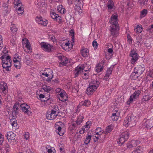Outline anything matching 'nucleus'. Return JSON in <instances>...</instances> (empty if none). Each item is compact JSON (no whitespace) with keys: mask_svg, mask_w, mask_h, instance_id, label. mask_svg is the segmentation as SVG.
<instances>
[{"mask_svg":"<svg viewBox=\"0 0 153 153\" xmlns=\"http://www.w3.org/2000/svg\"><path fill=\"white\" fill-rule=\"evenodd\" d=\"M36 21L39 24L44 26H46L48 23V21L45 19H43L40 16H37L36 18Z\"/></svg>","mask_w":153,"mask_h":153,"instance_id":"0eeeda50","label":"nucleus"},{"mask_svg":"<svg viewBox=\"0 0 153 153\" xmlns=\"http://www.w3.org/2000/svg\"><path fill=\"white\" fill-rule=\"evenodd\" d=\"M91 136L90 135L88 134L85 140L84 141L85 143L86 144H88L90 141Z\"/></svg>","mask_w":153,"mask_h":153,"instance_id":"c9c22d12","label":"nucleus"},{"mask_svg":"<svg viewBox=\"0 0 153 153\" xmlns=\"http://www.w3.org/2000/svg\"><path fill=\"white\" fill-rule=\"evenodd\" d=\"M84 117L82 114H80L78 116L77 120L72 121L71 123V126L73 127L72 130L74 129L76 130L82 122Z\"/></svg>","mask_w":153,"mask_h":153,"instance_id":"7ed1b4c3","label":"nucleus"},{"mask_svg":"<svg viewBox=\"0 0 153 153\" xmlns=\"http://www.w3.org/2000/svg\"><path fill=\"white\" fill-rule=\"evenodd\" d=\"M88 130L84 126H83L81 129L80 130L79 133L81 134H83L84 132Z\"/></svg>","mask_w":153,"mask_h":153,"instance_id":"de8ad7c7","label":"nucleus"},{"mask_svg":"<svg viewBox=\"0 0 153 153\" xmlns=\"http://www.w3.org/2000/svg\"><path fill=\"white\" fill-rule=\"evenodd\" d=\"M20 107L22 109V111L25 113L27 114L28 115H30L31 114V112L30 110V107L25 103H23L20 105Z\"/></svg>","mask_w":153,"mask_h":153,"instance_id":"6e6552de","label":"nucleus"},{"mask_svg":"<svg viewBox=\"0 0 153 153\" xmlns=\"http://www.w3.org/2000/svg\"><path fill=\"white\" fill-rule=\"evenodd\" d=\"M91 122L90 121H88L86 123V125L84 126L88 130L90 128V126L91 125Z\"/></svg>","mask_w":153,"mask_h":153,"instance_id":"49530a36","label":"nucleus"},{"mask_svg":"<svg viewBox=\"0 0 153 153\" xmlns=\"http://www.w3.org/2000/svg\"><path fill=\"white\" fill-rule=\"evenodd\" d=\"M83 69L84 68L79 65L76 68L74 73V77H76L79 74L82 75V73L83 72Z\"/></svg>","mask_w":153,"mask_h":153,"instance_id":"4468645a","label":"nucleus"},{"mask_svg":"<svg viewBox=\"0 0 153 153\" xmlns=\"http://www.w3.org/2000/svg\"><path fill=\"white\" fill-rule=\"evenodd\" d=\"M44 95H45V98L47 99L46 100H42V101L44 102H48L49 99H50V95L49 92H47L45 93Z\"/></svg>","mask_w":153,"mask_h":153,"instance_id":"e433bc0d","label":"nucleus"},{"mask_svg":"<svg viewBox=\"0 0 153 153\" xmlns=\"http://www.w3.org/2000/svg\"><path fill=\"white\" fill-rule=\"evenodd\" d=\"M63 90L60 88H56L55 91L57 93H58L59 94L61 93V92H63Z\"/></svg>","mask_w":153,"mask_h":153,"instance_id":"bf43d9fd","label":"nucleus"},{"mask_svg":"<svg viewBox=\"0 0 153 153\" xmlns=\"http://www.w3.org/2000/svg\"><path fill=\"white\" fill-rule=\"evenodd\" d=\"M152 97L149 96V95H145L143 96L142 100L143 102H145L149 100Z\"/></svg>","mask_w":153,"mask_h":153,"instance_id":"79ce46f5","label":"nucleus"},{"mask_svg":"<svg viewBox=\"0 0 153 153\" xmlns=\"http://www.w3.org/2000/svg\"><path fill=\"white\" fill-rule=\"evenodd\" d=\"M59 59V65L60 66H65L68 63V59L65 56H59L58 57Z\"/></svg>","mask_w":153,"mask_h":153,"instance_id":"9b49d317","label":"nucleus"},{"mask_svg":"<svg viewBox=\"0 0 153 153\" xmlns=\"http://www.w3.org/2000/svg\"><path fill=\"white\" fill-rule=\"evenodd\" d=\"M83 2L81 0H71V3L74 4L75 6L76 9L80 10L83 7Z\"/></svg>","mask_w":153,"mask_h":153,"instance_id":"9d476101","label":"nucleus"},{"mask_svg":"<svg viewBox=\"0 0 153 153\" xmlns=\"http://www.w3.org/2000/svg\"><path fill=\"white\" fill-rule=\"evenodd\" d=\"M92 45L94 49H97L98 46V44L96 41L94 40L92 42Z\"/></svg>","mask_w":153,"mask_h":153,"instance_id":"6e6d98bb","label":"nucleus"},{"mask_svg":"<svg viewBox=\"0 0 153 153\" xmlns=\"http://www.w3.org/2000/svg\"><path fill=\"white\" fill-rule=\"evenodd\" d=\"M22 2L20 0H14V4L16 5L17 6H20Z\"/></svg>","mask_w":153,"mask_h":153,"instance_id":"8fccbe9b","label":"nucleus"},{"mask_svg":"<svg viewBox=\"0 0 153 153\" xmlns=\"http://www.w3.org/2000/svg\"><path fill=\"white\" fill-rule=\"evenodd\" d=\"M130 56L132 57L131 60V63L132 64H134L138 58V54L135 51H131Z\"/></svg>","mask_w":153,"mask_h":153,"instance_id":"ddd939ff","label":"nucleus"},{"mask_svg":"<svg viewBox=\"0 0 153 153\" xmlns=\"http://www.w3.org/2000/svg\"><path fill=\"white\" fill-rule=\"evenodd\" d=\"M137 142L138 141L134 140H133L130 142H129L127 144V147H128L129 148L135 147L137 145Z\"/></svg>","mask_w":153,"mask_h":153,"instance_id":"aec40b11","label":"nucleus"},{"mask_svg":"<svg viewBox=\"0 0 153 153\" xmlns=\"http://www.w3.org/2000/svg\"><path fill=\"white\" fill-rule=\"evenodd\" d=\"M143 121H144L145 123H144V126L146 127L147 128H152V127H153V126H152L150 125V124L149 123L150 121L149 120H143Z\"/></svg>","mask_w":153,"mask_h":153,"instance_id":"58836bf2","label":"nucleus"},{"mask_svg":"<svg viewBox=\"0 0 153 153\" xmlns=\"http://www.w3.org/2000/svg\"><path fill=\"white\" fill-rule=\"evenodd\" d=\"M42 88L45 92H49L51 90V87L46 85H44L42 86Z\"/></svg>","mask_w":153,"mask_h":153,"instance_id":"7c9ffc66","label":"nucleus"},{"mask_svg":"<svg viewBox=\"0 0 153 153\" xmlns=\"http://www.w3.org/2000/svg\"><path fill=\"white\" fill-rule=\"evenodd\" d=\"M136 39V42L137 43V44L139 45L142 40V36H138L137 37Z\"/></svg>","mask_w":153,"mask_h":153,"instance_id":"5fc2aeb1","label":"nucleus"},{"mask_svg":"<svg viewBox=\"0 0 153 153\" xmlns=\"http://www.w3.org/2000/svg\"><path fill=\"white\" fill-rule=\"evenodd\" d=\"M10 122L11 125L14 127H16L17 125V120L15 118H12L10 119Z\"/></svg>","mask_w":153,"mask_h":153,"instance_id":"72a5a7b5","label":"nucleus"},{"mask_svg":"<svg viewBox=\"0 0 153 153\" xmlns=\"http://www.w3.org/2000/svg\"><path fill=\"white\" fill-rule=\"evenodd\" d=\"M135 32L137 33H140L142 32L143 30V28L140 26L139 25H137L136 28L134 29Z\"/></svg>","mask_w":153,"mask_h":153,"instance_id":"4c0bfd02","label":"nucleus"},{"mask_svg":"<svg viewBox=\"0 0 153 153\" xmlns=\"http://www.w3.org/2000/svg\"><path fill=\"white\" fill-rule=\"evenodd\" d=\"M7 139L9 141L10 139L13 140H16L15 138L16 134L12 131H9L7 132L6 135Z\"/></svg>","mask_w":153,"mask_h":153,"instance_id":"f3484780","label":"nucleus"},{"mask_svg":"<svg viewBox=\"0 0 153 153\" xmlns=\"http://www.w3.org/2000/svg\"><path fill=\"white\" fill-rule=\"evenodd\" d=\"M29 133L28 132H25L24 134V137L26 140H28L29 138Z\"/></svg>","mask_w":153,"mask_h":153,"instance_id":"13d9d810","label":"nucleus"},{"mask_svg":"<svg viewBox=\"0 0 153 153\" xmlns=\"http://www.w3.org/2000/svg\"><path fill=\"white\" fill-rule=\"evenodd\" d=\"M22 6H16V9L17 10L21 11L22 12H24V8L22 6V5H21Z\"/></svg>","mask_w":153,"mask_h":153,"instance_id":"3c124183","label":"nucleus"},{"mask_svg":"<svg viewBox=\"0 0 153 153\" xmlns=\"http://www.w3.org/2000/svg\"><path fill=\"white\" fill-rule=\"evenodd\" d=\"M113 68L110 67L108 68L107 70L106 74L104 76V79L105 80H107V79L108 78L110 75L111 74Z\"/></svg>","mask_w":153,"mask_h":153,"instance_id":"a878e982","label":"nucleus"},{"mask_svg":"<svg viewBox=\"0 0 153 153\" xmlns=\"http://www.w3.org/2000/svg\"><path fill=\"white\" fill-rule=\"evenodd\" d=\"M2 63V67L4 68H5L7 71H10L11 70L10 67L11 66L12 62L5 59V56H2L1 57Z\"/></svg>","mask_w":153,"mask_h":153,"instance_id":"39448f33","label":"nucleus"},{"mask_svg":"<svg viewBox=\"0 0 153 153\" xmlns=\"http://www.w3.org/2000/svg\"><path fill=\"white\" fill-rule=\"evenodd\" d=\"M10 146L7 143H6L4 145V148L6 152H8L10 150Z\"/></svg>","mask_w":153,"mask_h":153,"instance_id":"603ef678","label":"nucleus"},{"mask_svg":"<svg viewBox=\"0 0 153 153\" xmlns=\"http://www.w3.org/2000/svg\"><path fill=\"white\" fill-rule=\"evenodd\" d=\"M113 128V126L111 125H110L106 128L105 131L102 133H104V134H107L112 131Z\"/></svg>","mask_w":153,"mask_h":153,"instance_id":"cd10ccee","label":"nucleus"},{"mask_svg":"<svg viewBox=\"0 0 153 153\" xmlns=\"http://www.w3.org/2000/svg\"><path fill=\"white\" fill-rule=\"evenodd\" d=\"M89 51L87 49H84L81 50V54L84 57H88L89 55Z\"/></svg>","mask_w":153,"mask_h":153,"instance_id":"4be33fe9","label":"nucleus"},{"mask_svg":"<svg viewBox=\"0 0 153 153\" xmlns=\"http://www.w3.org/2000/svg\"><path fill=\"white\" fill-rule=\"evenodd\" d=\"M96 89L94 87L89 84V87L86 89V92L88 95H91L93 94Z\"/></svg>","mask_w":153,"mask_h":153,"instance_id":"6ab92c4d","label":"nucleus"},{"mask_svg":"<svg viewBox=\"0 0 153 153\" xmlns=\"http://www.w3.org/2000/svg\"><path fill=\"white\" fill-rule=\"evenodd\" d=\"M140 75H139L136 72H135L134 71L133 72H132L131 76L130 78L133 80H135L137 79L138 77L140 76Z\"/></svg>","mask_w":153,"mask_h":153,"instance_id":"c756f323","label":"nucleus"},{"mask_svg":"<svg viewBox=\"0 0 153 153\" xmlns=\"http://www.w3.org/2000/svg\"><path fill=\"white\" fill-rule=\"evenodd\" d=\"M120 112L117 109L113 110L112 111V115L111 117L112 119L114 120H117L120 116Z\"/></svg>","mask_w":153,"mask_h":153,"instance_id":"dca6fc26","label":"nucleus"},{"mask_svg":"<svg viewBox=\"0 0 153 153\" xmlns=\"http://www.w3.org/2000/svg\"><path fill=\"white\" fill-rule=\"evenodd\" d=\"M61 97V100L62 101H65L67 100V97L66 95V93L63 91V92H61L59 94Z\"/></svg>","mask_w":153,"mask_h":153,"instance_id":"c85d7f7f","label":"nucleus"},{"mask_svg":"<svg viewBox=\"0 0 153 153\" xmlns=\"http://www.w3.org/2000/svg\"><path fill=\"white\" fill-rule=\"evenodd\" d=\"M129 134L127 132H124L121 135L122 137H123L126 140L129 137Z\"/></svg>","mask_w":153,"mask_h":153,"instance_id":"a19ab883","label":"nucleus"},{"mask_svg":"<svg viewBox=\"0 0 153 153\" xmlns=\"http://www.w3.org/2000/svg\"><path fill=\"white\" fill-rule=\"evenodd\" d=\"M5 60H8V61H10L11 62H12V60L11 59V57L9 56H7L6 58L5 57Z\"/></svg>","mask_w":153,"mask_h":153,"instance_id":"69168bd1","label":"nucleus"},{"mask_svg":"<svg viewBox=\"0 0 153 153\" xmlns=\"http://www.w3.org/2000/svg\"><path fill=\"white\" fill-rule=\"evenodd\" d=\"M10 30L13 32H15L17 31V28L14 25H11L10 27Z\"/></svg>","mask_w":153,"mask_h":153,"instance_id":"09e8293b","label":"nucleus"},{"mask_svg":"<svg viewBox=\"0 0 153 153\" xmlns=\"http://www.w3.org/2000/svg\"><path fill=\"white\" fill-rule=\"evenodd\" d=\"M143 64L138 65L134 68V71L140 75L145 70Z\"/></svg>","mask_w":153,"mask_h":153,"instance_id":"f8f14e48","label":"nucleus"},{"mask_svg":"<svg viewBox=\"0 0 153 153\" xmlns=\"http://www.w3.org/2000/svg\"><path fill=\"white\" fill-rule=\"evenodd\" d=\"M26 42L25 43V47L27 48L25 51L28 53H30L32 50V49L30 48V45L27 39L25 40Z\"/></svg>","mask_w":153,"mask_h":153,"instance_id":"5701e85b","label":"nucleus"},{"mask_svg":"<svg viewBox=\"0 0 153 153\" xmlns=\"http://www.w3.org/2000/svg\"><path fill=\"white\" fill-rule=\"evenodd\" d=\"M14 65L15 67L17 69H19L21 68V65H20V63H14Z\"/></svg>","mask_w":153,"mask_h":153,"instance_id":"052dcab7","label":"nucleus"},{"mask_svg":"<svg viewBox=\"0 0 153 153\" xmlns=\"http://www.w3.org/2000/svg\"><path fill=\"white\" fill-rule=\"evenodd\" d=\"M108 52L109 54H111L113 53V51L112 48H110L108 49Z\"/></svg>","mask_w":153,"mask_h":153,"instance_id":"774afa93","label":"nucleus"},{"mask_svg":"<svg viewBox=\"0 0 153 153\" xmlns=\"http://www.w3.org/2000/svg\"><path fill=\"white\" fill-rule=\"evenodd\" d=\"M147 76H149L150 77H153V70L149 71L147 74Z\"/></svg>","mask_w":153,"mask_h":153,"instance_id":"4d7b16f0","label":"nucleus"},{"mask_svg":"<svg viewBox=\"0 0 153 153\" xmlns=\"http://www.w3.org/2000/svg\"><path fill=\"white\" fill-rule=\"evenodd\" d=\"M20 104L16 102L13 106V108L12 110V114L15 115L18 114L19 111V108H20Z\"/></svg>","mask_w":153,"mask_h":153,"instance_id":"2eb2a0df","label":"nucleus"},{"mask_svg":"<svg viewBox=\"0 0 153 153\" xmlns=\"http://www.w3.org/2000/svg\"><path fill=\"white\" fill-rule=\"evenodd\" d=\"M82 78L84 79H87L88 78V73H84L83 71V72L82 73Z\"/></svg>","mask_w":153,"mask_h":153,"instance_id":"c03bdc74","label":"nucleus"},{"mask_svg":"<svg viewBox=\"0 0 153 153\" xmlns=\"http://www.w3.org/2000/svg\"><path fill=\"white\" fill-rule=\"evenodd\" d=\"M42 75H45L47 77L49 76V78H47L46 79V81L48 82L51 81V79L53 77V75L50 72H49L48 74L46 72H44V73H42Z\"/></svg>","mask_w":153,"mask_h":153,"instance_id":"393cba45","label":"nucleus"},{"mask_svg":"<svg viewBox=\"0 0 153 153\" xmlns=\"http://www.w3.org/2000/svg\"><path fill=\"white\" fill-rule=\"evenodd\" d=\"M54 108L51 111L50 114L47 113L46 114L47 118L49 120L54 119L58 115L59 113L58 107L57 105H54Z\"/></svg>","mask_w":153,"mask_h":153,"instance_id":"f257e3e1","label":"nucleus"},{"mask_svg":"<svg viewBox=\"0 0 153 153\" xmlns=\"http://www.w3.org/2000/svg\"><path fill=\"white\" fill-rule=\"evenodd\" d=\"M148 1V0H143L141 1V2H140V3L143 5H145L147 3Z\"/></svg>","mask_w":153,"mask_h":153,"instance_id":"338daca9","label":"nucleus"},{"mask_svg":"<svg viewBox=\"0 0 153 153\" xmlns=\"http://www.w3.org/2000/svg\"><path fill=\"white\" fill-rule=\"evenodd\" d=\"M7 88V86L6 83L4 82L3 84L0 83V92L1 93L2 92L6 95L8 92Z\"/></svg>","mask_w":153,"mask_h":153,"instance_id":"a211bd4d","label":"nucleus"},{"mask_svg":"<svg viewBox=\"0 0 153 153\" xmlns=\"http://www.w3.org/2000/svg\"><path fill=\"white\" fill-rule=\"evenodd\" d=\"M111 18V19H110V20H115V21L117 20V17L116 15L112 16Z\"/></svg>","mask_w":153,"mask_h":153,"instance_id":"680f3d73","label":"nucleus"},{"mask_svg":"<svg viewBox=\"0 0 153 153\" xmlns=\"http://www.w3.org/2000/svg\"><path fill=\"white\" fill-rule=\"evenodd\" d=\"M41 48L43 50L46 52H52L54 48L53 46L45 42H42L40 43Z\"/></svg>","mask_w":153,"mask_h":153,"instance_id":"423d86ee","label":"nucleus"},{"mask_svg":"<svg viewBox=\"0 0 153 153\" xmlns=\"http://www.w3.org/2000/svg\"><path fill=\"white\" fill-rule=\"evenodd\" d=\"M119 27H115V26H111L110 30V34L114 37L117 36L119 34Z\"/></svg>","mask_w":153,"mask_h":153,"instance_id":"1a4fd4ad","label":"nucleus"},{"mask_svg":"<svg viewBox=\"0 0 153 153\" xmlns=\"http://www.w3.org/2000/svg\"><path fill=\"white\" fill-rule=\"evenodd\" d=\"M91 103L90 101L88 100H85L80 102L78 107H80L82 106H84L88 107L91 105Z\"/></svg>","mask_w":153,"mask_h":153,"instance_id":"b1692460","label":"nucleus"},{"mask_svg":"<svg viewBox=\"0 0 153 153\" xmlns=\"http://www.w3.org/2000/svg\"><path fill=\"white\" fill-rule=\"evenodd\" d=\"M101 128H97L96 129V135H100L101 132Z\"/></svg>","mask_w":153,"mask_h":153,"instance_id":"864d4df0","label":"nucleus"},{"mask_svg":"<svg viewBox=\"0 0 153 153\" xmlns=\"http://www.w3.org/2000/svg\"><path fill=\"white\" fill-rule=\"evenodd\" d=\"M103 69V64L100 63L98 66H97L95 68L96 71L97 73H99Z\"/></svg>","mask_w":153,"mask_h":153,"instance_id":"bb28decb","label":"nucleus"},{"mask_svg":"<svg viewBox=\"0 0 153 153\" xmlns=\"http://www.w3.org/2000/svg\"><path fill=\"white\" fill-rule=\"evenodd\" d=\"M109 22H110L111 24V26H115V27H119L118 22H117V20L115 21V20H110Z\"/></svg>","mask_w":153,"mask_h":153,"instance_id":"ea45409f","label":"nucleus"},{"mask_svg":"<svg viewBox=\"0 0 153 153\" xmlns=\"http://www.w3.org/2000/svg\"><path fill=\"white\" fill-rule=\"evenodd\" d=\"M70 33L71 34L72 39L73 40V39H74V31L73 30H71L70 31Z\"/></svg>","mask_w":153,"mask_h":153,"instance_id":"0e129e2a","label":"nucleus"},{"mask_svg":"<svg viewBox=\"0 0 153 153\" xmlns=\"http://www.w3.org/2000/svg\"><path fill=\"white\" fill-rule=\"evenodd\" d=\"M126 140L123 137L120 136V137L119 139V141L117 142L118 144L122 145Z\"/></svg>","mask_w":153,"mask_h":153,"instance_id":"a18cd8bd","label":"nucleus"},{"mask_svg":"<svg viewBox=\"0 0 153 153\" xmlns=\"http://www.w3.org/2000/svg\"><path fill=\"white\" fill-rule=\"evenodd\" d=\"M114 6L113 1H109L108 2L107 7L108 10H111Z\"/></svg>","mask_w":153,"mask_h":153,"instance_id":"f704fd0d","label":"nucleus"},{"mask_svg":"<svg viewBox=\"0 0 153 153\" xmlns=\"http://www.w3.org/2000/svg\"><path fill=\"white\" fill-rule=\"evenodd\" d=\"M62 130V128L60 126H59L56 129V131L57 133H59V132H60Z\"/></svg>","mask_w":153,"mask_h":153,"instance_id":"e2e57ef3","label":"nucleus"},{"mask_svg":"<svg viewBox=\"0 0 153 153\" xmlns=\"http://www.w3.org/2000/svg\"><path fill=\"white\" fill-rule=\"evenodd\" d=\"M147 10L146 9H144L141 11L140 18L142 19L147 14Z\"/></svg>","mask_w":153,"mask_h":153,"instance_id":"473e14b6","label":"nucleus"},{"mask_svg":"<svg viewBox=\"0 0 153 153\" xmlns=\"http://www.w3.org/2000/svg\"><path fill=\"white\" fill-rule=\"evenodd\" d=\"M51 16L53 19H56V20H58L57 19V17H59V15L56 14L55 13L52 12L51 14Z\"/></svg>","mask_w":153,"mask_h":153,"instance_id":"37998d69","label":"nucleus"},{"mask_svg":"<svg viewBox=\"0 0 153 153\" xmlns=\"http://www.w3.org/2000/svg\"><path fill=\"white\" fill-rule=\"evenodd\" d=\"M143 151V149L140 146H138L137 149L134 150L132 153H142Z\"/></svg>","mask_w":153,"mask_h":153,"instance_id":"2f4dec72","label":"nucleus"},{"mask_svg":"<svg viewBox=\"0 0 153 153\" xmlns=\"http://www.w3.org/2000/svg\"><path fill=\"white\" fill-rule=\"evenodd\" d=\"M141 93V90H136L133 94L131 95L128 100L127 102L128 105H130L133 101L136 100L138 98Z\"/></svg>","mask_w":153,"mask_h":153,"instance_id":"20e7f679","label":"nucleus"},{"mask_svg":"<svg viewBox=\"0 0 153 153\" xmlns=\"http://www.w3.org/2000/svg\"><path fill=\"white\" fill-rule=\"evenodd\" d=\"M100 84V83L99 81L97 79L92 81L89 84L90 85H91L96 89L99 87Z\"/></svg>","mask_w":153,"mask_h":153,"instance_id":"412c9836","label":"nucleus"},{"mask_svg":"<svg viewBox=\"0 0 153 153\" xmlns=\"http://www.w3.org/2000/svg\"><path fill=\"white\" fill-rule=\"evenodd\" d=\"M135 120L136 118L135 117L127 116L125 118L124 122L123 123V125L126 127H128L130 125L133 126V125L135 124Z\"/></svg>","mask_w":153,"mask_h":153,"instance_id":"f03ea898","label":"nucleus"}]
</instances>
